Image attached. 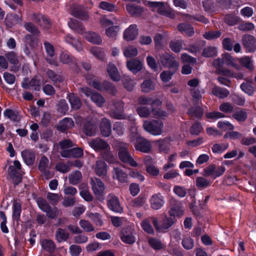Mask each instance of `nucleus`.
I'll return each mask as SVG.
<instances>
[{"mask_svg": "<svg viewBox=\"0 0 256 256\" xmlns=\"http://www.w3.org/2000/svg\"><path fill=\"white\" fill-rule=\"evenodd\" d=\"M129 138L132 142L134 143L136 150L144 153H148L151 150L152 145L150 142L139 136L137 128L132 126L131 128Z\"/></svg>", "mask_w": 256, "mask_h": 256, "instance_id": "f257e3e1", "label": "nucleus"}, {"mask_svg": "<svg viewBox=\"0 0 256 256\" xmlns=\"http://www.w3.org/2000/svg\"><path fill=\"white\" fill-rule=\"evenodd\" d=\"M68 24L71 29L76 30L80 34L84 35V38L90 42L95 44H100L102 43V40L98 34L91 32H84V26L78 22L77 21L70 20L68 22Z\"/></svg>", "mask_w": 256, "mask_h": 256, "instance_id": "f03ea898", "label": "nucleus"}, {"mask_svg": "<svg viewBox=\"0 0 256 256\" xmlns=\"http://www.w3.org/2000/svg\"><path fill=\"white\" fill-rule=\"evenodd\" d=\"M115 146L118 148V156L122 162L128 164L133 167L138 166V164L132 158L128 151V144L116 142Z\"/></svg>", "mask_w": 256, "mask_h": 256, "instance_id": "7ed1b4c3", "label": "nucleus"}, {"mask_svg": "<svg viewBox=\"0 0 256 256\" xmlns=\"http://www.w3.org/2000/svg\"><path fill=\"white\" fill-rule=\"evenodd\" d=\"M143 127L146 131L152 135L158 136L161 134L162 132V123L156 120L151 122L144 121Z\"/></svg>", "mask_w": 256, "mask_h": 256, "instance_id": "20e7f679", "label": "nucleus"}, {"mask_svg": "<svg viewBox=\"0 0 256 256\" xmlns=\"http://www.w3.org/2000/svg\"><path fill=\"white\" fill-rule=\"evenodd\" d=\"M160 63L165 68H169L176 72L179 67V63L170 54L165 52L160 55Z\"/></svg>", "mask_w": 256, "mask_h": 256, "instance_id": "39448f33", "label": "nucleus"}, {"mask_svg": "<svg viewBox=\"0 0 256 256\" xmlns=\"http://www.w3.org/2000/svg\"><path fill=\"white\" fill-rule=\"evenodd\" d=\"M37 203L39 208L46 214V216L52 218L58 216V211L56 208H52L48 202L43 198H38Z\"/></svg>", "mask_w": 256, "mask_h": 256, "instance_id": "423d86ee", "label": "nucleus"}, {"mask_svg": "<svg viewBox=\"0 0 256 256\" xmlns=\"http://www.w3.org/2000/svg\"><path fill=\"white\" fill-rule=\"evenodd\" d=\"M152 223L156 230L159 232H163L170 228L174 222L173 218L165 216L162 220L161 224H159L155 218H151Z\"/></svg>", "mask_w": 256, "mask_h": 256, "instance_id": "0eeeda50", "label": "nucleus"}, {"mask_svg": "<svg viewBox=\"0 0 256 256\" xmlns=\"http://www.w3.org/2000/svg\"><path fill=\"white\" fill-rule=\"evenodd\" d=\"M226 170V168L223 166H216L214 164H210L204 170V176H211L216 178L222 175Z\"/></svg>", "mask_w": 256, "mask_h": 256, "instance_id": "6e6552de", "label": "nucleus"}, {"mask_svg": "<svg viewBox=\"0 0 256 256\" xmlns=\"http://www.w3.org/2000/svg\"><path fill=\"white\" fill-rule=\"evenodd\" d=\"M44 47L46 54V62L50 64L58 66V62L55 56V49L52 44L48 42H45Z\"/></svg>", "mask_w": 256, "mask_h": 256, "instance_id": "1a4fd4ad", "label": "nucleus"}, {"mask_svg": "<svg viewBox=\"0 0 256 256\" xmlns=\"http://www.w3.org/2000/svg\"><path fill=\"white\" fill-rule=\"evenodd\" d=\"M148 6L152 11L157 12L162 16H168L169 14L168 10L166 8L164 3L158 2H148Z\"/></svg>", "mask_w": 256, "mask_h": 256, "instance_id": "9d476101", "label": "nucleus"}, {"mask_svg": "<svg viewBox=\"0 0 256 256\" xmlns=\"http://www.w3.org/2000/svg\"><path fill=\"white\" fill-rule=\"evenodd\" d=\"M90 184L94 194L97 196H102L104 190V185L100 180L96 178H92Z\"/></svg>", "mask_w": 256, "mask_h": 256, "instance_id": "9b49d317", "label": "nucleus"}, {"mask_svg": "<svg viewBox=\"0 0 256 256\" xmlns=\"http://www.w3.org/2000/svg\"><path fill=\"white\" fill-rule=\"evenodd\" d=\"M138 35V30L136 24H131L124 32L123 38L126 41L135 40Z\"/></svg>", "mask_w": 256, "mask_h": 256, "instance_id": "f8f14e48", "label": "nucleus"}, {"mask_svg": "<svg viewBox=\"0 0 256 256\" xmlns=\"http://www.w3.org/2000/svg\"><path fill=\"white\" fill-rule=\"evenodd\" d=\"M108 206L110 210L115 212H122L123 210L122 208L120 206L118 198L114 195L110 194L108 196Z\"/></svg>", "mask_w": 256, "mask_h": 256, "instance_id": "ddd939ff", "label": "nucleus"}, {"mask_svg": "<svg viewBox=\"0 0 256 256\" xmlns=\"http://www.w3.org/2000/svg\"><path fill=\"white\" fill-rule=\"evenodd\" d=\"M88 144L91 148L96 150H108L110 148L109 144L100 138L92 139L88 142Z\"/></svg>", "mask_w": 256, "mask_h": 256, "instance_id": "4468645a", "label": "nucleus"}, {"mask_svg": "<svg viewBox=\"0 0 256 256\" xmlns=\"http://www.w3.org/2000/svg\"><path fill=\"white\" fill-rule=\"evenodd\" d=\"M115 108L110 112V116L116 119L126 118V115L122 112V110L124 108V104L120 102L115 104Z\"/></svg>", "mask_w": 256, "mask_h": 256, "instance_id": "2eb2a0df", "label": "nucleus"}, {"mask_svg": "<svg viewBox=\"0 0 256 256\" xmlns=\"http://www.w3.org/2000/svg\"><path fill=\"white\" fill-rule=\"evenodd\" d=\"M243 44L248 52H253L256 50V40L252 36L245 35L242 38Z\"/></svg>", "mask_w": 256, "mask_h": 256, "instance_id": "dca6fc26", "label": "nucleus"}, {"mask_svg": "<svg viewBox=\"0 0 256 256\" xmlns=\"http://www.w3.org/2000/svg\"><path fill=\"white\" fill-rule=\"evenodd\" d=\"M138 103L140 105L150 104L152 107L160 106L162 104V102L158 98H152L144 96H141L138 98Z\"/></svg>", "mask_w": 256, "mask_h": 256, "instance_id": "f3484780", "label": "nucleus"}, {"mask_svg": "<svg viewBox=\"0 0 256 256\" xmlns=\"http://www.w3.org/2000/svg\"><path fill=\"white\" fill-rule=\"evenodd\" d=\"M22 156L28 166L32 165L35 161V154L34 152L30 150H25L21 152Z\"/></svg>", "mask_w": 256, "mask_h": 256, "instance_id": "a211bd4d", "label": "nucleus"}, {"mask_svg": "<svg viewBox=\"0 0 256 256\" xmlns=\"http://www.w3.org/2000/svg\"><path fill=\"white\" fill-rule=\"evenodd\" d=\"M127 12L132 16H138L141 15L144 10L143 8L134 4H128L126 5Z\"/></svg>", "mask_w": 256, "mask_h": 256, "instance_id": "6ab92c4d", "label": "nucleus"}, {"mask_svg": "<svg viewBox=\"0 0 256 256\" xmlns=\"http://www.w3.org/2000/svg\"><path fill=\"white\" fill-rule=\"evenodd\" d=\"M48 159L46 156H42L38 164L39 170L42 172L46 178H50V172L48 170Z\"/></svg>", "mask_w": 256, "mask_h": 256, "instance_id": "aec40b11", "label": "nucleus"}, {"mask_svg": "<svg viewBox=\"0 0 256 256\" xmlns=\"http://www.w3.org/2000/svg\"><path fill=\"white\" fill-rule=\"evenodd\" d=\"M72 14L81 18L82 20H86L88 18V14L84 12L83 8L80 6L74 5L72 9Z\"/></svg>", "mask_w": 256, "mask_h": 256, "instance_id": "412c9836", "label": "nucleus"}, {"mask_svg": "<svg viewBox=\"0 0 256 256\" xmlns=\"http://www.w3.org/2000/svg\"><path fill=\"white\" fill-rule=\"evenodd\" d=\"M107 72L110 78L113 80L118 81L120 78V76L117 68L116 66L112 63H110L107 66Z\"/></svg>", "mask_w": 256, "mask_h": 256, "instance_id": "4be33fe9", "label": "nucleus"}, {"mask_svg": "<svg viewBox=\"0 0 256 256\" xmlns=\"http://www.w3.org/2000/svg\"><path fill=\"white\" fill-rule=\"evenodd\" d=\"M126 66L128 70L134 74L140 70L142 68V63L136 59L128 60Z\"/></svg>", "mask_w": 256, "mask_h": 256, "instance_id": "5701e85b", "label": "nucleus"}, {"mask_svg": "<svg viewBox=\"0 0 256 256\" xmlns=\"http://www.w3.org/2000/svg\"><path fill=\"white\" fill-rule=\"evenodd\" d=\"M100 130L103 136L106 137L110 136L112 132L111 124L108 119L104 118L102 120L100 125Z\"/></svg>", "mask_w": 256, "mask_h": 256, "instance_id": "b1692460", "label": "nucleus"}, {"mask_svg": "<svg viewBox=\"0 0 256 256\" xmlns=\"http://www.w3.org/2000/svg\"><path fill=\"white\" fill-rule=\"evenodd\" d=\"M64 40L66 42L72 45L77 51L81 52L83 50V46L81 42L73 38L70 34H67Z\"/></svg>", "mask_w": 256, "mask_h": 256, "instance_id": "393cba45", "label": "nucleus"}, {"mask_svg": "<svg viewBox=\"0 0 256 256\" xmlns=\"http://www.w3.org/2000/svg\"><path fill=\"white\" fill-rule=\"evenodd\" d=\"M151 206L153 209L158 210L164 204L162 196L160 194L152 196L150 199Z\"/></svg>", "mask_w": 256, "mask_h": 256, "instance_id": "a878e982", "label": "nucleus"}, {"mask_svg": "<svg viewBox=\"0 0 256 256\" xmlns=\"http://www.w3.org/2000/svg\"><path fill=\"white\" fill-rule=\"evenodd\" d=\"M96 174L100 176H105L106 174L108 168L106 164L102 160H98L95 167Z\"/></svg>", "mask_w": 256, "mask_h": 256, "instance_id": "bb28decb", "label": "nucleus"}, {"mask_svg": "<svg viewBox=\"0 0 256 256\" xmlns=\"http://www.w3.org/2000/svg\"><path fill=\"white\" fill-rule=\"evenodd\" d=\"M74 126V124L72 119L66 118H64L59 122V124L58 126V128L62 132H64L67 129L73 127Z\"/></svg>", "mask_w": 256, "mask_h": 256, "instance_id": "cd10ccee", "label": "nucleus"}, {"mask_svg": "<svg viewBox=\"0 0 256 256\" xmlns=\"http://www.w3.org/2000/svg\"><path fill=\"white\" fill-rule=\"evenodd\" d=\"M40 244L44 250L50 253L54 252L56 248L54 242L50 240H42L40 242Z\"/></svg>", "mask_w": 256, "mask_h": 256, "instance_id": "c85d7f7f", "label": "nucleus"}, {"mask_svg": "<svg viewBox=\"0 0 256 256\" xmlns=\"http://www.w3.org/2000/svg\"><path fill=\"white\" fill-rule=\"evenodd\" d=\"M160 152L167 153L168 152L170 148L168 141L167 139L160 140L153 142Z\"/></svg>", "mask_w": 256, "mask_h": 256, "instance_id": "c756f323", "label": "nucleus"}, {"mask_svg": "<svg viewBox=\"0 0 256 256\" xmlns=\"http://www.w3.org/2000/svg\"><path fill=\"white\" fill-rule=\"evenodd\" d=\"M238 60L241 66L246 68L250 70H252L254 69L253 61L250 57L244 56L238 58Z\"/></svg>", "mask_w": 256, "mask_h": 256, "instance_id": "7c9ffc66", "label": "nucleus"}, {"mask_svg": "<svg viewBox=\"0 0 256 256\" xmlns=\"http://www.w3.org/2000/svg\"><path fill=\"white\" fill-rule=\"evenodd\" d=\"M212 93L216 96L223 98L228 96L229 94V91L225 88H221L218 86H214L212 90Z\"/></svg>", "mask_w": 256, "mask_h": 256, "instance_id": "2f4dec72", "label": "nucleus"}, {"mask_svg": "<svg viewBox=\"0 0 256 256\" xmlns=\"http://www.w3.org/2000/svg\"><path fill=\"white\" fill-rule=\"evenodd\" d=\"M113 177L121 182H124L127 181V174L118 168H114Z\"/></svg>", "mask_w": 256, "mask_h": 256, "instance_id": "473e14b6", "label": "nucleus"}, {"mask_svg": "<svg viewBox=\"0 0 256 256\" xmlns=\"http://www.w3.org/2000/svg\"><path fill=\"white\" fill-rule=\"evenodd\" d=\"M224 59V62L227 66H230L238 70L240 69V66L236 62L235 59L228 54H224L222 56Z\"/></svg>", "mask_w": 256, "mask_h": 256, "instance_id": "72a5a7b5", "label": "nucleus"}, {"mask_svg": "<svg viewBox=\"0 0 256 256\" xmlns=\"http://www.w3.org/2000/svg\"><path fill=\"white\" fill-rule=\"evenodd\" d=\"M82 178V173L78 170L71 172L68 176L69 182L73 185H76L79 183Z\"/></svg>", "mask_w": 256, "mask_h": 256, "instance_id": "f704fd0d", "label": "nucleus"}, {"mask_svg": "<svg viewBox=\"0 0 256 256\" xmlns=\"http://www.w3.org/2000/svg\"><path fill=\"white\" fill-rule=\"evenodd\" d=\"M69 234L66 230L58 228L56 232V238L58 242L66 241L69 238Z\"/></svg>", "mask_w": 256, "mask_h": 256, "instance_id": "c9c22d12", "label": "nucleus"}, {"mask_svg": "<svg viewBox=\"0 0 256 256\" xmlns=\"http://www.w3.org/2000/svg\"><path fill=\"white\" fill-rule=\"evenodd\" d=\"M155 86L153 82L150 80H145L141 84L142 91L148 93L154 90Z\"/></svg>", "mask_w": 256, "mask_h": 256, "instance_id": "e433bc0d", "label": "nucleus"}, {"mask_svg": "<svg viewBox=\"0 0 256 256\" xmlns=\"http://www.w3.org/2000/svg\"><path fill=\"white\" fill-rule=\"evenodd\" d=\"M121 240L126 244H131L136 241V238L131 232H122L120 236Z\"/></svg>", "mask_w": 256, "mask_h": 256, "instance_id": "4c0bfd02", "label": "nucleus"}, {"mask_svg": "<svg viewBox=\"0 0 256 256\" xmlns=\"http://www.w3.org/2000/svg\"><path fill=\"white\" fill-rule=\"evenodd\" d=\"M86 216L90 218L97 226H101L103 224L102 220L101 219L100 214L98 213H92L87 212Z\"/></svg>", "mask_w": 256, "mask_h": 256, "instance_id": "58836bf2", "label": "nucleus"}, {"mask_svg": "<svg viewBox=\"0 0 256 256\" xmlns=\"http://www.w3.org/2000/svg\"><path fill=\"white\" fill-rule=\"evenodd\" d=\"M84 131L88 136H92L96 134V128L95 125L88 122L85 124Z\"/></svg>", "mask_w": 256, "mask_h": 256, "instance_id": "ea45409f", "label": "nucleus"}, {"mask_svg": "<svg viewBox=\"0 0 256 256\" xmlns=\"http://www.w3.org/2000/svg\"><path fill=\"white\" fill-rule=\"evenodd\" d=\"M217 126L222 131L232 130L234 126L228 121L220 120L217 124Z\"/></svg>", "mask_w": 256, "mask_h": 256, "instance_id": "a19ab883", "label": "nucleus"}, {"mask_svg": "<svg viewBox=\"0 0 256 256\" xmlns=\"http://www.w3.org/2000/svg\"><path fill=\"white\" fill-rule=\"evenodd\" d=\"M184 27L186 28L184 32L188 36H191L194 34V30L193 28L186 24H180L178 26V28L179 31L184 32Z\"/></svg>", "mask_w": 256, "mask_h": 256, "instance_id": "79ce46f5", "label": "nucleus"}, {"mask_svg": "<svg viewBox=\"0 0 256 256\" xmlns=\"http://www.w3.org/2000/svg\"><path fill=\"white\" fill-rule=\"evenodd\" d=\"M120 28L118 26H112L106 28L105 34L110 38H115L117 36Z\"/></svg>", "mask_w": 256, "mask_h": 256, "instance_id": "37998d69", "label": "nucleus"}, {"mask_svg": "<svg viewBox=\"0 0 256 256\" xmlns=\"http://www.w3.org/2000/svg\"><path fill=\"white\" fill-rule=\"evenodd\" d=\"M138 54L137 48L133 46H128L124 50V54L126 58L135 56Z\"/></svg>", "mask_w": 256, "mask_h": 256, "instance_id": "c03bdc74", "label": "nucleus"}, {"mask_svg": "<svg viewBox=\"0 0 256 256\" xmlns=\"http://www.w3.org/2000/svg\"><path fill=\"white\" fill-rule=\"evenodd\" d=\"M90 98L98 106L101 107L105 102L104 98L98 93H93L91 95Z\"/></svg>", "mask_w": 256, "mask_h": 256, "instance_id": "a18cd8bd", "label": "nucleus"}, {"mask_svg": "<svg viewBox=\"0 0 256 256\" xmlns=\"http://www.w3.org/2000/svg\"><path fill=\"white\" fill-rule=\"evenodd\" d=\"M68 97L72 108L76 110L80 108L81 106V102L80 99L74 94H70Z\"/></svg>", "mask_w": 256, "mask_h": 256, "instance_id": "49530a36", "label": "nucleus"}, {"mask_svg": "<svg viewBox=\"0 0 256 256\" xmlns=\"http://www.w3.org/2000/svg\"><path fill=\"white\" fill-rule=\"evenodd\" d=\"M203 113L202 109L200 106L192 107L188 110V114L192 116L200 117Z\"/></svg>", "mask_w": 256, "mask_h": 256, "instance_id": "de8ad7c7", "label": "nucleus"}, {"mask_svg": "<svg viewBox=\"0 0 256 256\" xmlns=\"http://www.w3.org/2000/svg\"><path fill=\"white\" fill-rule=\"evenodd\" d=\"M136 112L140 117L148 118L150 116L152 110L146 106H138L136 108Z\"/></svg>", "mask_w": 256, "mask_h": 256, "instance_id": "09e8293b", "label": "nucleus"}, {"mask_svg": "<svg viewBox=\"0 0 256 256\" xmlns=\"http://www.w3.org/2000/svg\"><path fill=\"white\" fill-rule=\"evenodd\" d=\"M182 42L181 40H172L170 44L171 50L175 52H178L182 48Z\"/></svg>", "mask_w": 256, "mask_h": 256, "instance_id": "8fccbe9b", "label": "nucleus"}, {"mask_svg": "<svg viewBox=\"0 0 256 256\" xmlns=\"http://www.w3.org/2000/svg\"><path fill=\"white\" fill-rule=\"evenodd\" d=\"M99 7L101 9L108 12H114L116 10L115 4L107 2H100L99 4Z\"/></svg>", "mask_w": 256, "mask_h": 256, "instance_id": "3c124183", "label": "nucleus"}, {"mask_svg": "<svg viewBox=\"0 0 256 256\" xmlns=\"http://www.w3.org/2000/svg\"><path fill=\"white\" fill-rule=\"evenodd\" d=\"M22 210L21 204L20 203L15 202L13 204L12 216L14 219L18 220L20 217Z\"/></svg>", "mask_w": 256, "mask_h": 256, "instance_id": "603ef678", "label": "nucleus"}, {"mask_svg": "<svg viewBox=\"0 0 256 256\" xmlns=\"http://www.w3.org/2000/svg\"><path fill=\"white\" fill-rule=\"evenodd\" d=\"M79 224L80 227L86 232H91L94 230L92 224L88 220H81Z\"/></svg>", "mask_w": 256, "mask_h": 256, "instance_id": "864d4df0", "label": "nucleus"}, {"mask_svg": "<svg viewBox=\"0 0 256 256\" xmlns=\"http://www.w3.org/2000/svg\"><path fill=\"white\" fill-rule=\"evenodd\" d=\"M90 51L92 54L99 60H103L104 54L102 49L100 48L94 46L90 48Z\"/></svg>", "mask_w": 256, "mask_h": 256, "instance_id": "5fc2aeb1", "label": "nucleus"}, {"mask_svg": "<svg viewBox=\"0 0 256 256\" xmlns=\"http://www.w3.org/2000/svg\"><path fill=\"white\" fill-rule=\"evenodd\" d=\"M217 51L215 47L208 46L205 48L202 52V56L204 57L210 58L216 55Z\"/></svg>", "mask_w": 256, "mask_h": 256, "instance_id": "6e6d98bb", "label": "nucleus"}, {"mask_svg": "<svg viewBox=\"0 0 256 256\" xmlns=\"http://www.w3.org/2000/svg\"><path fill=\"white\" fill-rule=\"evenodd\" d=\"M169 213L171 216L175 217L182 216L184 212L179 205H176L170 208Z\"/></svg>", "mask_w": 256, "mask_h": 256, "instance_id": "4d7b16f0", "label": "nucleus"}, {"mask_svg": "<svg viewBox=\"0 0 256 256\" xmlns=\"http://www.w3.org/2000/svg\"><path fill=\"white\" fill-rule=\"evenodd\" d=\"M60 60L64 64H68L72 62V56L67 52H62L60 55Z\"/></svg>", "mask_w": 256, "mask_h": 256, "instance_id": "13d9d810", "label": "nucleus"}, {"mask_svg": "<svg viewBox=\"0 0 256 256\" xmlns=\"http://www.w3.org/2000/svg\"><path fill=\"white\" fill-rule=\"evenodd\" d=\"M152 112L156 118H164L168 116V114L165 111L160 109H156L152 108Z\"/></svg>", "mask_w": 256, "mask_h": 256, "instance_id": "bf43d9fd", "label": "nucleus"}, {"mask_svg": "<svg viewBox=\"0 0 256 256\" xmlns=\"http://www.w3.org/2000/svg\"><path fill=\"white\" fill-rule=\"evenodd\" d=\"M38 20L40 24L44 28H49L50 27V22L46 16L40 14L38 16Z\"/></svg>", "mask_w": 256, "mask_h": 256, "instance_id": "052dcab7", "label": "nucleus"}, {"mask_svg": "<svg viewBox=\"0 0 256 256\" xmlns=\"http://www.w3.org/2000/svg\"><path fill=\"white\" fill-rule=\"evenodd\" d=\"M4 115L13 121H16L19 119V116L18 113L12 110H6L4 112Z\"/></svg>", "mask_w": 256, "mask_h": 256, "instance_id": "680f3d73", "label": "nucleus"}, {"mask_svg": "<svg viewBox=\"0 0 256 256\" xmlns=\"http://www.w3.org/2000/svg\"><path fill=\"white\" fill-rule=\"evenodd\" d=\"M182 245L186 250H191L194 246V240L190 237H186L182 240Z\"/></svg>", "mask_w": 256, "mask_h": 256, "instance_id": "e2e57ef3", "label": "nucleus"}, {"mask_svg": "<svg viewBox=\"0 0 256 256\" xmlns=\"http://www.w3.org/2000/svg\"><path fill=\"white\" fill-rule=\"evenodd\" d=\"M228 144H216L213 146L212 148V150L214 153L220 154L226 150L228 148Z\"/></svg>", "mask_w": 256, "mask_h": 256, "instance_id": "0e129e2a", "label": "nucleus"}, {"mask_svg": "<svg viewBox=\"0 0 256 256\" xmlns=\"http://www.w3.org/2000/svg\"><path fill=\"white\" fill-rule=\"evenodd\" d=\"M232 117L239 122H243L247 117L246 112L242 110L236 111L232 114Z\"/></svg>", "mask_w": 256, "mask_h": 256, "instance_id": "69168bd1", "label": "nucleus"}, {"mask_svg": "<svg viewBox=\"0 0 256 256\" xmlns=\"http://www.w3.org/2000/svg\"><path fill=\"white\" fill-rule=\"evenodd\" d=\"M196 186L198 188H202L209 186L210 182L206 178L202 177H198L196 180Z\"/></svg>", "mask_w": 256, "mask_h": 256, "instance_id": "338daca9", "label": "nucleus"}, {"mask_svg": "<svg viewBox=\"0 0 256 256\" xmlns=\"http://www.w3.org/2000/svg\"><path fill=\"white\" fill-rule=\"evenodd\" d=\"M81 252L82 248L79 246L72 244L70 247V253L72 256H78Z\"/></svg>", "mask_w": 256, "mask_h": 256, "instance_id": "774afa93", "label": "nucleus"}]
</instances>
